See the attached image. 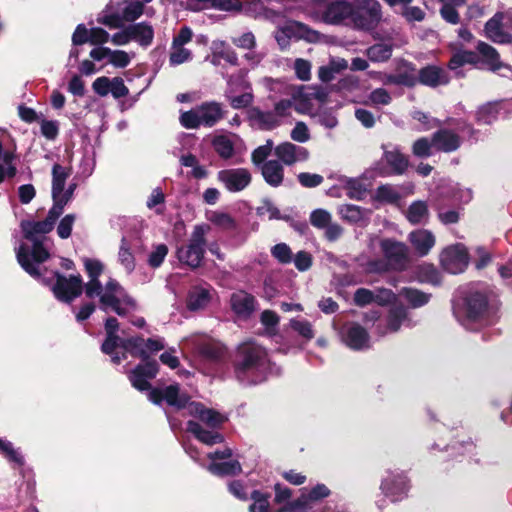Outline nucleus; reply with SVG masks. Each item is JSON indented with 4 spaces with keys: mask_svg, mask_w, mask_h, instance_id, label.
Instances as JSON below:
<instances>
[{
    "mask_svg": "<svg viewBox=\"0 0 512 512\" xmlns=\"http://www.w3.org/2000/svg\"><path fill=\"white\" fill-rule=\"evenodd\" d=\"M289 325L306 341L313 339L315 336L312 324L306 319H291Z\"/></svg>",
    "mask_w": 512,
    "mask_h": 512,
    "instance_id": "54",
    "label": "nucleus"
},
{
    "mask_svg": "<svg viewBox=\"0 0 512 512\" xmlns=\"http://www.w3.org/2000/svg\"><path fill=\"white\" fill-rule=\"evenodd\" d=\"M434 147L441 152L451 153L462 145L461 136L454 130L440 128L432 134Z\"/></svg>",
    "mask_w": 512,
    "mask_h": 512,
    "instance_id": "20",
    "label": "nucleus"
},
{
    "mask_svg": "<svg viewBox=\"0 0 512 512\" xmlns=\"http://www.w3.org/2000/svg\"><path fill=\"white\" fill-rule=\"evenodd\" d=\"M144 344V338L139 336L130 337L124 340L123 349L143 361L129 372L128 378L131 385L141 392L147 391L149 393L154 389L151 387L150 381L156 377L159 366L156 360L146 361Z\"/></svg>",
    "mask_w": 512,
    "mask_h": 512,
    "instance_id": "7",
    "label": "nucleus"
},
{
    "mask_svg": "<svg viewBox=\"0 0 512 512\" xmlns=\"http://www.w3.org/2000/svg\"><path fill=\"white\" fill-rule=\"evenodd\" d=\"M408 239L418 256H426L435 245V236L429 230L418 229L412 231Z\"/></svg>",
    "mask_w": 512,
    "mask_h": 512,
    "instance_id": "27",
    "label": "nucleus"
},
{
    "mask_svg": "<svg viewBox=\"0 0 512 512\" xmlns=\"http://www.w3.org/2000/svg\"><path fill=\"white\" fill-rule=\"evenodd\" d=\"M405 325L412 327L415 324L409 318L408 311L403 306H395L390 308L386 316V326L382 328L380 325L377 326V333L379 335H386L387 333H395L399 331L400 327Z\"/></svg>",
    "mask_w": 512,
    "mask_h": 512,
    "instance_id": "18",
    "label": "nucleus"
},
{
    "mask_svg": "<svg viewBox=\"0 0 512 512\" xmlns=\"http://www.w3.org/2000/svg\"><path fill=\"white\" fill-rule=\"evenodd\" d=\"M398 85L414 87L418 83V73L412 63L403 61L396 70Z\"/></svg>",
    "mask_w": 512,
    "mask_h": 512,
    "instance_id": "40",
    "label": "nucleus"
},
{
    "mask_svg": "<svg viewBox=\"0 0 512 512\" xmlns=\"http://www.w3.org/2000/svg\"><path fill=\"white\" fill-rule=\"evenodd\" d=\"M330 494V489L322 483H318L311 489L304 488L301 495L290 504L291 509L307 508L311 504L327 498Z\"/></svg>",
    "mask_w": 512,
    "mask_h": 512,
    "instance_id": "23",
    "label": "nucleus"
},
{
    "mask_svg": "<svg viewBox=\"0 0 512 512\" xmlns=\"http://www.w3.org/2000/svg\"><path fill=\"white\" fill-rule=\"evenodd\" d=\"M192 59V52L184 46L173 47L171 46V52L169 55L170 66H178L180 64L189 62Z\"/></svg>",
    "mask_w": 512,
    "mask_h": 512,
    "instance_id": "57",
    "label": "nucleus"
},
{
    "mask_svg": "<svg viewBox=\"0 0 512 512\" xmlns=\"http://www.w3.org/2000/svg\"><path fill=\"white\" fill-rule=\"evenodd\" d=\"M273 149V141L267 140L264 145L257 147L251 155V160L255 166H262Z\"/></svg>",
    "mask_w": 512,
    "mask_h": 512,
    "instance_id": "59",
    "label": "nucleus"
},
{
    "mask_svg": "<svg viewBox=\"0 0 512 512\" xmlns=\"http://www.w3.org/2000/svg\"><path fill=\"white\" fill-rule=\"evenodd\" d=\"M360 81L359 78L355 75H346L341 78L336 84L335 89L338 92L347 93L354 92L359 89Z\"/></svg>",
    "mask_w": 512,
    "mask_h": 512,
    "instance_id": "61",
    "label": "nucleus"
},
{
    "mask_svg": "<svg viewBox=\"0 0 512 512\" xmlns=\"http://www.w3.org/2000/svg\"><path fill=\"white\" fill-rule=\"evenodd\" d=\"M217 180L231 193L245 190L252 182V174L247 168H227L217 172Z\"/></svg>",
    "mask_w": 512,
    "mask_h": 512,
    "instance_id": "14",
    "label": "nucleus"
},
{
    "mask_svg": "<svg viewBox=\"0 0 512 512\" xmlns=\"http://www.w3.org/2000/svg\"><path fill=\"white\" fill-rule=\"evenodd\" d=\"M265 182L272 187H279L284 180L283 164L279 160H268L261 166Z\"/></svg>",
    "mask_w": 512,
    "mask_h": 512,
    "instance_id": "32",
    "label": "nucleus"
},
{
    "mask_svg": "<svg viewBox=\"0 0 512 512\" xmlns=\"http://www.w3.org/2000/svg\"><path fill=\"white\" fill-rule=\"evenodd\" d=\"M250 498L253 503L249 507V512H270L269 494L254 490Z\"/></svg>",
    "mask_w": 512,
    "mask_h": 512,
    "instance_id": "53",
    "label": "nucleus"
},
{
    "mask_svg": "<svg viewBox=\"0 0 512 512\" xmlns=\"http://www.w3.org/2000/svg\"><path fill=\"white\" fill-rule=\"evenodd\" d=\"M384 150L383 159L391 169V173L402 175L408 168V159L401 153L397 146L382 145Z\"/></svg>",
    "mask_w": 512,
    "mask_h": 512,
    "instance_id": "26",
    "label": "nucleus"
},
{
    "mask_svg": "<svg viewBox=\"0 0 512 512\" xmlns=\"http://www.w3.org/2000/svg\"><path fill=\"white\" fill-rule=\"evenodd\" d=\"M289 94L291 95L290 99H283L278 101L274 106V113L278 115V119H282L284 116L288 115L292 106L294 105L296 98L301 94V91L296 88H290Z\"/></svg>",
    "mask_w": 512,
    "mask_h": 512,
    "instance_id": "52",
    "label": "nucleus"
},
{
    "mask_svg": "<svg viewBox=\"0 0 512 512\" xmlns=\"http://www.w3.org/2000/svg\"><path fill=\"white\" fill-rule=\"evenodd\" d=\"M124 338H120L118 335H106L104 342L101 345V351L111 357V361L118 365L123 359L126 358L125 353L119 355L115 350L120 347L123 349Z\"/></svg>",
    "mask_w": 512,
    "mask_h": 512,
    "instance_id": "39",
    "label": "nucleus"
},
{
    "mask_svg": "<svg viewBox=\"0 0 512 512\" xmlns=\"http://www.w3.org/2000/svg\"><path fill=\"white\" fill-rule=\"evenodd\" d=\"M382 19L381 4L377 0H357L352 3L350 23L355 29L371 31Z\"/></svg>",
    "mask_w": 512,
    "mask_h": 512,
    "instance_id": "11",
    "label": "nucleus"
},
{
    "mask_svg": "<svg viewBox=\"0 0 512 512\" xmlns=\"http://www.w3.org/2000/svg\"><path fill=\"white\" fill-rule=\"evenodd\" d=\"M211 299L209 288L195 286L191 288L188 294L187 307L191 311L203 309L208 305Z\"/></svg>",
    "mask_w": 512,
    "mask_h": 512,
    "instance_id": "35",
    "label": "nucleus"
},
{
    "mask_svg": "<svg viewBox=\"0 0 512 512\" xmlns=\"http://www.w3.org/2000/svg\"><path fill=\"white\" fill-rule=\"evenodd\" d=\"M412 118L422 125L421 130L423 131L431 130L433 128L442 126V122L440 120L431 117L430 115L422 111H414L412 113Z\"/></svg>",
    "mask_w": 512,
    "mask_h": 512,
    "instance_id": "60",
    "label": "nucleus"
},
{
    "mask_svg": "<svg viewBox=\"0 0 512 512\" xmlns=\"http://www.w3.org/2000/svg\"><path fill=\"white\" fill-rule=\"evenodd\" d=\"M36 279L50 286L54 296L65 303H71L84 290L82 277L79 274L66 277L59 271H51L50 276H46L40 268V278Z\"/></svg>",
    "mask_w": 512,
    "mask_h": 512,
    "instance_id": "9",
    "label": "nucleus"
},
{
    "mask_svg": "<svg viewBox=\"0 0 512 512\" xmlns=\"http://www.w3.org/2000/svg\"><path fill=\"white\" fill-rule=\"evenodd\" d=\"M458 299L453 312L458 322L466 329L493 325L498 320L499 307L492 298L491 291L485 283H470L458 290Z\"/></svg>",
    "mask_w": 512,
    "mask_h": 512,
    "instance_id": "2",
    "label": "nucleus"
},
{
    "mask_svg": "<svg viewBox=\"0 0 512 512\" xmlns=\"http://www.w3.org/2000/svg\"><path fill=\"white\" fill-rule=\"evenodd\" d=\"M68 173L60 164H54L52 167V196H58L64 190Z\"/></svg>",
    "mask_w": 512,
    "mask_h": 512,
    "instance_id": "51",
    "label": "nucleus"
},
{
    "mask_svg": "<svg viewBox=\"0 0 512 512\" xmlns=\"http://www.w3.org/2000/svg\"><path fill=\"white\" fill-rule=\"evenodd\" d=\"M498 115V106L493 103H487L477 109L475 121L478 125H492L498 119Z\"/></svg>",
    "mask_w": 512,
    "mask_h": 512,
    "instance_id": "42",
    "label": "nucleus"
},
{
    "mask_svg": "<svg viewBox=\"0 0 512 512\" xmlns=\"http://www.w3.org/2000/svg\"><path fill=\"white\" fill-rule=\"evenodd\" d=\"M148 399L156 405L165 401L181 416L194 417L210 428L211 430H206L200 423L193 420L187 422V431L192 433L200 442L206 445L223 442L222 434L214 430L225 422V416L215 409L207 408L201 402L192 401L187 394L180 391L179 385L173 384L163 389L155 388L149 392Z\"/></svg>",
    "mask_w": 512,
    "mask_h": 512,
    "instance_id": "1",
    "label": "nucleus"
},
{
    "mask_svg": "<svg viewBox=\"0 0 512 512\" xmlns=\"http://www.w3.org/2000/svg\"><path fill=\"white\" fill-rule=\"evenodd\" d=\"M271 255L281 264H290L293 260L291 248L286 243H278L271 248Z\"/></svg>",
    "mask_w": 512,
    "mask_h": 512,
    "instance_id": "58",
    "label": "nucleus"
},
{
    "mask_svg": "<svg viewBox=\"0 0 512 512\" xmlns=\"http://www.w3.org/2000/svg\"><path fill=\"white\" fill-rule=\"evenodd\" d=\"M230 302L235 314L244 318L249 317L256 308L255 297L245 291L233 293Z\"/></svg>",
    "mask_w": 512,
    "mask_h": 512,
    "instance_id": "28",
    "label": "nucleus"
},
{
    "mask_svg": "<svg viewBox=\"0 0 512 512\" xmlns=\"http://www.w3.org/2000/svg\"><path fill=\"white\" fill-rule=\"evenodd\" d=\"M406 219L413 225H425L428 223L430 212L427 202L417 200L412 202L406 213Z\"/></svg>",
    "mask_w": 512,
    "mask_h": 512,
    "instance_id": "33",
    "label": "nucleus"
},
{
    "mask_svg": "<svg viewBox=\"0 0 512 512\" xmlns=\"http://www.w3.org/2000/svg\"><path fill=\"white\" fill-rule=\"evenodd\" d=\"M476 49L478 54L484 58L489 70L499 73L502 76H506V72H512L511 66L501 62L498 52L491 45L479 41Z\"/></svg>",
    "mask_w": 512,
    "mask_h": 512,
    "instance_id": "22",
    "label": "nucleus"
},
{
    "mask_svg": "<svg viewBox=\"0 0 512 512\" xmlns=\"http://www.w3.org/2000/svg\"><path fill=\"white\" fill-rule=\"evenodd\" d=\"M244 146L242 139L236 134L216 135L212 139V147L217 155L223 160H229Z\"/></svg>",
    "mask_w": 512,
    "mask_h": 512,
    "instance_id": "17",
    "label": "nucleus"
},
{
    "mask_svg": "<svg viewBox=\"0 0 512 512\" xmlns=\"http://www.w3.org/2000/svg\"><path fill=\"white\" fill-rule=\"evenodd\" d=\"M130 31L132 41H136L142 47H148L152 44L154 38L153 27L147 22L131 24Z\"/></svg>",
    "mask_w": 512,
    "mask_h": 512,
    "instance_id": "37",
    "label": "nucleus"
},
{
    "mask_svg": "<svg viewBox=\"0 0 512 512\" xmlns=\"http://www.w3.org/2000/svg\"><path fill=\"white\" fill-rule=\"evenodd\" d=\"M342 337L345 344L353 350H363L369 347V334L357 323L345 326Z\"/></svg>",
    "mask_w": 512,
    "mask_h": 512,
    "instance_id": "21",
    "label": "nucleus"
},
{
    "mask_svg": "<svg viewBox=\"0 0 512 512\" xmlns=\"http://www.w3.org/2000/svg\"><path fill=\"white\" fill-rule=\"evenodd\" d=\"M400 296L403 297L413 308L422 307L430 300V294L411 287L402 288Z\"/></svg>",
    "mask_w": 512,
    "mask_h": 512,
    "instance_id": "44",
    "label": "nucleus"
},
{
    "mask_svg": "<svg viewBox=\"0 0 512 512\" xmlns=\"http://www.w3.org/2000/svg\"><path fill=\"white\" fill-rule=\"evenodd\" d=\"M168 254V247L165 244H158L149 254L148 264L152 268H158Z\"/></svg>",
    "mask_w": 512,
    "mask_h": 512,
    "instance_id": "63",
    "label": "nucleus"
},
{
    "mask_svg": "<svg viewBox=\"0 0 512 512\" xmlns=\"http://www.w3.org/2000/svg\"><path fill=\"white\" fill-rule=\"evenodd\" d=\"M209 230L207 225H196L186 245L177 249L178 260L191 267L198 268L204 258L206 250V233Z\"/></svg>",
    "mask_w": 512,
    "mask_h": 512,
    "instance_id": "10",
    "label": "nucleus"
},
{
    "mask_svg": "<svg viewBox=\"0 0 512 512\" xmlns=\"http://www.w3.org/2000/svg\"><path fill=\"white\" fill-rule=\"evenodd\" d=\"M144 0H130L126 3L123 9V17L127 21H135L138 19L144 12Z\"/></svg>",
    "mask_w": 512,
    "mask_h": 512,
    "instance_id": "55",
    "label": "nucleus"
},
{
    "mask_svg": "<svg viewBox=\"0 0 512 512\" xmlns=\"http://www.w3.org/2000/svg\"><path fill=\"white\" fill-rule=\"evenodd\" d=\"M233 373L243 386L263 383L273 373L267 350L255 342L239 345L233 361Z\"/></svg>",
    "mask_w": 512,
    "mask_h": 512,
    "instance_id": "5",
    "label": "nucleus"
},
{
    "mask_svg": "<svg viewBox=\"0 0 512 512\" xmlns=\"http://www.w3.org/2000/svg\"><path fill=\"white\" fill-rule=\"evenodd\" d=\"M228 89L225 92V96L230 102V105L234 109H242L248 107L253 101V95L251 92H243L240 95H233L236 91V87H242L243 89L248 88V83L245 80V74L239 72L236 75H231L227 79Z\"/></svg>",
    "mask_w": 512,
    "mask_h": 512,
    "instance_id": "15",
    "label": "nucleus"
},
{
    "mask_svg": "<svg viewBox=\"0 0 512 512\" xmlns=\"http://www.w3.org/2000/svg\"><path fill=\"white\" fill-rule=\"evenodd\" d=\"M250 119L255 125L263 130H271L279 126L281 123L280 119H278V115L273 111H262L258 108L251 110Z\"/></svg>",
    "mask_w": 512,
    "mask_h": 512,
    "instance_id": "34",
    "label": "nucleus"
},
{
    "mask_svg": "<svg viewBox=\"0 0 512 512\" xmlns=\"http://www.w3.org/2000/svg\"><path fill=\"white\" fill-rule=\"evenodd\" d=\"M275 155L282 164L291 166L297 162L306 161L309 152L305 147L298 146L291 142H284L276 146Z\"/></svg>",
    "mask_w": 512,
    "mask_h": 512,
    "instance_id": "19",
    "label": "nucleus"
},
{
    "mask_svg": "<svg viewBox=\"0 0 512 512\" xmlns=\"http://www.w3.org/2000/svg\"><path fill=\"white\" fill-rule=\"evenodd\" d=\"M504 15L501 12H497L492 18H490L484 27L486 37L494 43L498 44H509L512 42V35L503 30L502 22Z\"/></svg>",
    "mask_w": 512,
    "mask_h": 512,
    "instance_id": "25",
    "label": "nucleus"
},
{
    "mask_svg": "<svg viewBox=\"0 0 512 512\" xmlns=\"http://www.w3.org/2000/svg\"><path fill=\"white\" fill-rule=\"evenodd\" d=\"M352 3L344 0L331 2L325 9L322 19L328 24H340L346 20L350 22Z\"/></svg>",
    "mask_w": 512,
    "mask_h": 512,
    "instance_id": "24",
    "label": "nucleus"
},
{
    "mask_svg": "<svg viewBox=\"0 0 512 512\" xmlns=\"http://www.w3.org/2000/svg\"><path fill=\"white\" fill-rule=\"evenodd\" d=\"M207 220L224 232H237L239 225L228 213L222 211H210Z\"/></svg>",
    "mask_w": 512,
    "mask_h": 512,
    "instance_id": "36",
    "label": "nucleus"
},
{
    "mask_svg": "<svg viewBox=\"0 0 512 512\" xmlns=\"http://www.w3.org/2000/svg\"><path fill=\"white\" fill-rule=\"evenodd\" d=\"M441 3L440 15L442 19L452 25L460 22L458 7L463 6L467 0H438Z\"/></svg>",
    "mask_w": 512,
    "mask_h": 512,
    "instance_id": "38",
    "label": "nucleus"
},
{
    "mask_svg": "<svg viewBox=\"0 0 512 512\" xmlns=\"http://www.w3.org/2000/svg\"><path fill=\"white\" fill-rule=\"evenodd\" d=\"M393 47L389 43H376L366 50L368 59L372 62H385L390 59Z\"/></svg>",
    "mask_w": 512,
    "mask_h": 512,
    "instance_id": "46",
    "label": "nucleus"
},
{
    "mask_svg": "<svg viewBox=\"0 0 512 512\" xmlns=\"http://www.w3.org/2000/svg\"><path fill=\"white\" fill-rule=\"evenodd\" d=\"M208 470L217 476H233L241 472V465L237 460L225 462H212Z\"/></svg>",
    "mask_w": 512,
    "mask_h": 512,
    "instance_id": "43",
    "label": "nucleus"
},
{
    "mask_svg": "<svg viewBox=\"0 0 512 512\" xmlns=\"http://www.w3.org/2000/svg\"><path fill=\"white\" fill-rule=\"evenodd\" d=\"M131 243L126 237H122L119 252L118 261L124 267L128 274L132 273L135 269V257L131 251Z\"/></svg>",
    "mask_w": 512,
    "mask_h": 512,
    "instance_id": "41",
    "label": "nucleus"
},
{
    "mask_svg": "<svg viewBox=\"0 0 512 512\" xmlns=\"http://www.w3.org/2000/svg\"><path fill=\"white\" fill-rule=\"evenodd\" d=\"M447 123L457 126L458 130L467 137L468 141L475 143L484 139V134L480 130L474 128L473 125L467 121L449 118Z\"/></svg>",
    "mask_w": 512,
    "mask_h": 512,
    "instance_id": "48",
    "label": "nucleus"
},
{
    "mask_svg": "<svg viewBox=\"0 0 512 512\" xmlns=\"http://www.w3.org/2000/svg\"><path fill=\"white\" fill-rule=\"evenodd\" d=\"M338 213L341 219L351 224H364L369 220L371 215L369 209L354 204L340 205L338 207Z\"/></svg>",
    "mask_w": 512,
    "mask_h": 512,
    "instance_id": "30",
    "label": "nucleus"
},
{
    "mask_svg": "<svg viewBox=\"0 0 512 512\" xmlns=\"http://www.w3.org/2000/svg\"><path fill=\"white\" fill-rule=\"evenodd\" d=\"M378 245L383 254L382 259H371L366 263V269L370 273H385L388 271H403L409 262V248L403 242L392 238L370 237L369 247L372 249Z\"/></svg>",
    "mask_w": 512,
    "mask_h": 512,
    "instance_id": "6",
    "label": "nucleus"
},
{
    "mask_svg": "<svg viewBox=\"0 0 512 512\" xmlns=\"http://www.w3.org/2000/svg\"><path fill=\"white\" fill-rule=\"evenodd\" d=\"M469 257L463 244L446 247L440 254L442 268L450 274L462 273L468 266Z\"/></svg>",
    "mask_w": 512,
    "mask_h": 512,
    "instance_id": "13",
    "label": "nucleus"
},
{
    "mask_svg": "<svg viewBox=\"0 0 512 512\" xmlns=\"http://www.w3.org/2000/svg\"><path fill=\"white\" fill-rule=\"evenodd\" d=\"M85 271L88 282L84 284L85 295L90 298H99L100 309L104 312H115L125 316L136 310V302L115 279H110L105 286L99 280L104 271V264L98 259L84 258Z\"/></svg>",
    "mask_w": 512,
    "mask_h": 512,
    "instance_id": "3",
    "label": "nucleus"
},
{
    "mask_svg": "<svg viewBox=\"0 0 512 512\" xmlns=\"http://www.w3.org/2000/svg\"><path fill=\"white\" fill-rule=\"evenodd\" d=\"M225 106L217 101H205L181 113L180 123L187 129L211 128L226 116Z\"/></svg>",
    "mask_w": 512,
    "mask_h": 512,
    "instance_id": "8",
    "label": "nucleus"
},
{
    "mask_svg": "<svg viewBox=\"0 0 512 512\" xmlns=\"http://www.w3.org/2000/svg\"><path fill=\"white\" fill-rule=\"evenodd\" d=\"M418 82L429 87H437L448 84L449 76L440 67L426 66L418 72Z\"/></svg>",
    "mask_w": 512,
    "mask_h": 512,
    "instance_id": "29",
    "label": "nucleus"
},
{
    "mask_svg": "<svg viewBox=\"0 0 512 512\" xmlns=\"http://www.w3.org/2000/svg\"><path fill=\"white\" fill-rule=\"evenodd\" d=\"M479 63V55L473 51H459L455 53L449 61V68L457 70L465 64L477 65Z\"/></svg>",
    "mask_w": 512,
    "mask_h": 512,
    "instance_id": "47",
    "label": "nucleus"
},
{
    "mask_svg": "<svg viewBox=\"0 0 512 512\" xmlns=\"http://www.w3.org/2000/svg\"><path fill=\"white\" fill-rule=\"evenodd\" d=\"M380 488L392 502H398L407 497L410 483L403 471L389 470L382 480Z\"/></svg>",
    "mask_w": 512,
    "mask_h": 512,
    "instance_id": "12",
    "label": "nucleus"
},
{
    "mask_svg": "<svg viewBox=\"0 0 512 512\" xmlns=\"http://www.w3.org/2000/svg\"><path fill=\"white\" fill-rule=\"evenodd\" d=\"M368 99L374 106H387L392 101L391 94L384 88H376L372 90Z\"/></svg>",
    "mask_w": 512,
    "mask_h": 512,
    "instance_id": "62",
    "label": "nucleus"
},
{
    "mask_svg": "<svg viewBox=\"0 0 512 512\" xmlns=\"http://www.w3.org/2000/svg\"><path fill=\"white\" fill-rule=\"evenodd\" d=\"M375 198L379 202L396 204L401 199V194L398 189L392 185H380L375 192Z\"/></svg>",
    "mask_w": 512,
    "mask_h": 512,
    "instance_id": "49",
    "label": "nucleus"
},
{
    "mask_svg": "<svg viewBox=\"0 0 512 512\" xmlns=\"http://www.w3.org/2000/svg\"><path fill=\"white\" fill-rule=\"evenodd\" d=\"M330 222L331 214L325 209H315L310 214V223L318 229H324Z\"/></svg>",
    "mask_w": 512,
    "mask_h": 512,
    "instance_id": "64",
    "label": "nucleus"
},
{
    "mask_svg": "<svg viewBox=\"0 0 512 512\" xmlns=\"http://www.w3.org/2000/svg\"><path fill=\"white\" fill-rule=\"evenodd\" d=\"M186 344L207 360H218L224 355V348L203 335H194L185 340Z\"/></svg>",
    "mask_w": 512,
    "mask_h": 512,
    "instance_id": "16",
    "label": "nucleus"
},
{
    "mask_svg": "<svg viewBox=\"0 0 512 512\" xmlns=\"http://www.w3.org/2000/svg\"><path fill=\"white\" fill-rule=\"evenodd\" d=\"M433 141L426 137L417 139L412 146V153L419 158H428L433 155Z\"/></svg>",
    "mask_w": 512,
    "mask_h": 512,
    "instance_id": "56",
    "label": "nucleus"
},
{
    "mask_svg": "<svg viewBox=\"0 0 512 512\" xmlns=\"http://www.w3.org/2000/svg\"><path fill=\"white\" fill-rule=\"evenodd\" d=\"M256 213L260 217H267L269 220L291 221L289 215L282 214L279 209L269 199H264L260 206L257 207Z\"/></svg>",
    "mask_w": 512,
    "mask_h": 512,
    "instance_id": "45",
    "label": "nucleus"
},
{
    "mask_svg": "<svg viewBox=\"0 0 512 512\" xmlns=\"http://www.w3.org/2000/svg\"><path fill=\"white\" fill-rule=\"evenodd\" d=\"M344 188L346 191V196L354 200H362L367 192L363 182L356 178L345 179Z\"/></svg>",
    "mask_w": 512,
    "mask_h": 512,
    "instance_id": "50",
    "label": "nucleus"
},
{
    "mask_svg": "<svg viewBox=\"0 0 512 512\" xmlns=\"http://www.w3.org/2000/svg\"><path fill=\"white\" fill-rule=\"evenodd\" d=\"M17 174V155L14 151L5 150L0 141V184L12 179Z\"/></svg>",
    "mask_w": 512,
    "mask_h": 512,
    "instance_id": "31",
    "label": "nucleus"
},
{
    "mask_svg": "<svg viewBox=\"0 0 512 512\" xmlns=\"http://www.w3.org/2000/svg\"><path fill=\"white\" fill-rule=\"evenodd\" d=\"M54 224L45 218L42 221H22L21 229L24 238L31 243L21 244L16 249V256L20 266L33 278H40V265L50 256L45 246L46 233H49Z\"/></svg>",
    "mask_w": 512,
    "mask_h": 512,
    "instance_id": "4",
    "label": "nucleus"
}]
</instances>
